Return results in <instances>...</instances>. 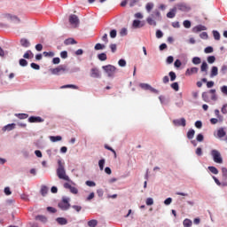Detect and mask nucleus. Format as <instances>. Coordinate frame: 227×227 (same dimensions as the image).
<instances>
[{"label": "nucleus", "mask_w": 227, "mask_h": 227, "mask_svg": "<svg viewBox=\"0 0 227 227\" xmlns=\"http://www.w3.org/2000/svg\"><path fill=\"white\" fill-rule=\"evenodd\" d=\"M196 155H198V157H201V155H203V149H201V147H198L195 151Z\"/></svg>", "instance_id": "de8ad7c7"}, {"label": "nucleus", "mask_w": 227, "mask_h": 227, "mask_svg": "<svg viewBox=\"0 0 227 227\" xmlns=\"http://www.w3.org/2000/svg\"><path fill=\"white\" fill-rule=\"evenodd\" d=\"M174 8H176V11L179 10V12H189V10H191V7L185 3H178Z\"/></svg>", "instance_id": "423d86ee"}, {"label": "nucleus", "mask_w": 227, "mask_h": 227, "mask_svg": "<svg viewBox=\"0 0 227 227\" xmlns=\"http://www.w3.org/2000/svg\"><path fill=\"white\" fill-rule=\"evenodd\" d=\"M218 74H219V69L217 68V67H213L211 68L210 77H215L217 76Z\"/></svg>", "instance_id": "aec40b11"}, {"label": "nucleus", "mask_w": 227, "mask_h": 227, "mask_svg": "<svg viewBox=\"0 0 227 227\" xmlns=\"http://www.w3.org/2000/svg\"><path fill=\"white\" fill-rule=\"evenodd\" d=\"M221 113L223 114H227V104L223 105L222 109H221Z\"/></svg>", "instance_id": "052dcab7"}, {"label": "nucleus", "mask_w": 227, "mask_h": 227, "mask_svg": "<svg viewBox=\"0 0 227 227\" xmlns=\"http://www.w3.org/2000/svg\"><path fill=\"white\" fill-rule=\"evenodd\" d=\"M35 55L33 54V51L31 50H28L26 51V53L23 55V58L25 59H30V58H33Z\"/></svg>", "instance_id": "5701e85b"}, {"label": "nucleus", "mask_w": 227, "mask_h": 227, "mask_svg": "<svg viewBox=\"0 0 227 227\" xmlns=\"http://www.w3.org/2000/svg\"><path fill=\"white\" fill-rule=\"evenodd\" d=\"M59 168H57V176H59V180H65L66 182H69V184H72V180H70V177L67 175V171L65 170V166L63 165V162L61 160L58 161Z\"/></svg>", "instance_id": "f257e3e1"}, {"label": "nucleus", "mask_w": 227, "mask_h": 227, "mask_svg": "<svg viewBox=\"0 0 227 227\" xmlns=\"http://www.w3.org/2000/svg\"><path fill=\"white\" fill-rule=\"evenodd\" d=\"M43 56L45 58H54V52L53 51H43Z\"/></svg>", "instance_id": "e433bc0d"}, {"label": "nucleus", "mask_w": 227, "mask_h": 227, "mask_svg": "<svg viewBox=\"0 0 227 227\" xmlns=\"http://www.w3.org/2000/svg\"><path fill=\"white\" fill-rule=\"evenodd\" d=\"M207 169L213 173V175H219V170L217 169V168L214 167V166H209L207 168Z\"/></svg>", "instance_id": "cd10ccee"}, {"label": "nucleus", "mask_w": 227, "mask_h": 227, "mask_svg": "<svg viewBox=\"0 0 227 227\" xmlns=\"http://www.w3.org/2000/svg\"><path fill=\"white\" fill-rule=\"evenodd\" d=\"M209 93L212 95L211 96V100H217V95H215V89H212L209 90Z\"/></svg>", "instance_id": "72a5a7b5"}, {"label": "nucleus", "mask_w": 227, "mask_h": 227, "mask_svg": "<svg viewBox=\"0 0 227 227\" xmlns=\"http://www.w3.org/2000/svg\"><path fill=\"white\" fill-rule=\"evenodd\" d=\"M106 164V160L102 159L98 161V166L100 168V171H104V165Z\"/></svg>", "instance_id": "79ce46f5"}, {"label": "nucleus", "mask_w": 227, "mask_h": 227, "mask_svg": "<svg viewBox=\"0 0 227 227\" xmlns=\"http://www.w3.org/2000/svg\"><path fill=\"white\" fill-rule=\"evenodd\" d=\"M204 52L206 54H212V52H214V48H212V46H208L205 48Z\"/></svg>", "instance_id": "37998d69"}, {"label": "nucleus", "mask_w": 227, "mask_h": 227, "mask_svg": "<svg viewBox=\"0 0 227 227\" xmlns=\"http://www.w3.org/2000/svg\"><path fill=\"white\" fill-rule=\"evenodd\" d=\"M210 92H203L202 93V99L204 102H210V96L208 95Z\"/></svg>", "instance_id": "2f4dec72"}, {"label": "nucleus", "mask_w": 227, "mask_h": 227, "mask_svg": "<svg viewBox=\"0 0 227 227\" xmlns=\"http://www.w3.org/2000/svg\"><path fill=\"white\" fill-rule=\"evenodd\" d=\"M69 23L71 26H74V27H77L79 26V17L75 14H71L69 16Z\"/></svg>", "instance_id": "6e6552de"}, {"label": "nucleus", "mask_w": 227, "mask_h": 227, "mask_svg": "<svg viewBox=\"0 0 227 227\" xmlns=\"http://www.w3.org/2000/svg\"><path fill=\"white\" fill-rule=\"evenodd\" d=\"M67 88H71L72 90H79V87L77 85L74 84H67L60 87V90H65Z\"/></svg>", "instance_id": "b1692460"}, {"label": "nucleus", "mask_w": 227, "mask_h": 227, "mask_svg": "<svg viewBox=\"0 0 227 227\" xmlns=\"http://www.w3.org/2000/svg\"><path fill=\"white\" fill-rule=\"evenodd\" d=\"M172 123L175 127H185V125H187V121H185V118L176 119Z\"/></svg>", "instance_id": "1a4fd4ad"}, {"label": "nucleus", "mask_w": 227, "mask_h": 227, "mask_svg": "<svg viewBox=\"0 0 227 227\" xmlns=\"http://www.w3.org/2000/svg\"><path fill=\"white\" fill-rule=\"evenodd\" d=\"M168 19H175L176 17V7H173L169 10V12L167 13Z\"/></svg>", "instance_id": "2eb2a0df"}, {"label": "nucleus", "mask_w": 227, "mask_h": 227, "mask_svg": "<svg viewBox=\"0 0 227 227\" xmlns=\"http://www.w3.org/2000/svg\"><path fill=\"white\" fill-rule=\"evenodd\" d=\"M196 134V131H194V129H190L187 132V138L188 139H193L194 138V135Z\"/></svg>", "instance_id": "c85d7f7f"}, {"label": "nucleus", "mask_w": 227, "mask_h": 227, "mask_svg": "<svg viewBox=\"0 0 227 227\" xmlns=\"http://www.w3.org/2000/svg\"><path fill=\"white\" fill-rule=\"evenodd\" d=\"M98 224L97 220H90L88 222V226L90 227H96Z\"/></svg>", "instance_id": "4c0bfd02"}, {"label": "nucleus", "mask_w": 227, "mask_h": 227, "mask_svg": "<svg viewBox=\"0 0 227 227\" xmlns=\"http://www.w3.org/2000/svg\"><path fill=\"white\" fill-rule=\"evenodd\" d=\"M40 192L42 196H47V194L49 193V187H47L46 185H42Z\"/></svg>", "instance_id": "a211bd4d"}, {"label": "nucleus", "mask_w": 227, "mask_h": 227, "mask_svg": "<svg viewBox=\"0 0 227 227\" xmlns=\"http://www.w3.org/2000/svg\"><path fill=\"white\" fill-rule=\"evenodd\" d=\"M61 139H63V137H61V136H57V137H50V140L52 142V143H56L58 141H61Z\"/></svg>", "instance_id": "473e14b6"}, {"label": "nucleus", "mask_w": 227, "mask_h": 227, "mask_svg": "<svg viewBox=\"0 0 227 227\" xmlns=\"http://www.w3.org/2000/svg\"><path fill=\"white\" fill-rule=\"evenodd\" d=\"M64 43H65V45H74V44L77 43V41L74 40V38H68V39L65 40Z\"/></svg>", "instance_id": "412c9836"}, {"label": "nucleus", "mask_w": 227, "mask_h": 227, "mask_svg": "<svg viewBox=\"0 0 227 227\" xmlns=\"http://www.w3.org/2000/svg\"><path fill=\"white\" fill-rule=\"evenodd\" d=\"M221 91L223 93V95H227V86L223 85L221 87Z\"/></svg>", "instance_id": "774afa93"}, {"label": "nucleus", "mask_w": 227, "mask_h": 227, "mask_svg": "<svg viewBox=\"0 0 227 227\" xmlns=\"http://www.w3.org/2000/svg\"><path fill=\"white\" fill-rule=\"evenodd\" d=\"M141 0H130L129 1V6L132 7V6H136V4H139V2Z\"/></svg>", "instance_id": "3c124183"}, {"label": "nucleus", "mask_w": 227, "mask_h": 227, "mask_svg": "<svg viewBox=\"0 0 227 227\" xmlns=\"http://www.w3.org/2000/svg\"><path fill=\"white\" fill-rule=\"evenodd\" d=\"M96 51H102V49H106V45L102 43H97L94 47Z\"/></svg>", "instance_id": "ea45409f"}, {"label": "nucleus", "mask_w": 227, "mask_h": 227, "mask_svg": "<svg viewBox=\"0 0 227 227\" xmlns=\"http://www.w3.org/2000/svg\"><path fill=\"white\" fill-rule=\"evenodd\" d=\"M103 70H105L106 74H107L108 77H114V74H116V67L113 65H107L102 67Z\"/></svg>", "instance_id": "39448f33"}, {"label": "nucleus", "mask_w": 227, "mask_h": 227, "mask_svg": "<svg viewBox=\"0 0 227 227\" xmlns=\"http://www.w3.org/2000/svg\"><path fill=\"white\" fill-rule=\"evenodd\" d=\"M116 35H117L116 29H113L110 31V36L112 38H116Z\"/></svg>", "instance_id": "0e129e2a"}, {"label": "nucleus", "mask_w": 227, "mask_h": 227, "mask_svg": "<svg viewBox=\"0 0 227 227\" xmlns=\"http://www.w3.org/2000/svg\"><path fill=\"white\" fill-rule=\"evenodd\" d=\"M168 75L170 77V81H172V82L176 79V74L175 72H173V71L169 72Z\"/></svg>", "instance_id": "49530a36"}, {"label": "nucleus", "mask_w": 227, "mask_h": 227, "mask_svg": "<svg viewBox=\"0 0 227 227\" xmlns=\"http://www.w3.org/2000/svg\"><path fill=\"white\" fill-rule=\"evenodd\" d=\"M196 139L199 143H201L205 137H203V134H198Z\"/></svg>", "instance_id": "4d7b16f0"}, {"label": "nucleus", "mask_w": 227, "mask_h": 227, "mask_svg": "<svg viewBox=\"0 0 227 227\" xmlns=\"http://www.w3.org/2000/svg\"><path fill=\"white\" fill-rule=\"evenodd\" d=\"M199 70H200V69H199L198 67H191V68H188V69L185 71V75H187V76L194 75V74H198Z\"/></svg>", "instance_id": "4468645a"}, {"label": "nucleus", "mask_w": 227, "mask_h": 227, "mask_svg": "<svg viewBox=\"0 0 227 227\" xmlns=\"http://www.w3.org/2000/svg\"><path fill=\"white\" fill-rule=\"evenodd\" d=\"M105 148L106 150H109L110 152H113L114 155V159H116V151H114V149H113L111 146L109 145H105Z\"/></svg>", "instance_id": "6e6d98bb"}, {"label": "nucleus", "mask_w": 227, "mask_h": 227, "mask_svg": "<svg viewBox=\"0 0 227 227\" xmlns=\"http://www.w3.org/2000/svg\"><path fill=\"white\" fill-rule=\"evenodd\" d=\"M215 40H221V34L217 30L213 31Z\"/></svg>", "instance_id": "58836bf2"}, {"label": "nucleus", "mask_w": 227, "mask_h": 227, "mask_svg": "<svg viewBox=\"0 0 227 227\" xmlns=\"http://www.w3.org/2000/svg\"><path fill=\"white\" fill-rule=\"evenodd\" d=\"M121 36H127V28H121L120 31Z\"/></svg>", "instance_id": "69168bd1"}, {"label": "nucleus", "mask_w": 227, "mask_h": 227, "mask_svg": "<svg viewBox=\"0 0 227 227\" xmlns=\"http://www.w3.org/2000/svg\"><path fill=\"white\" fill-rule=\"evenodd\" d=\"M145 203H146V205H147L148 207L153 205V199H152V198H147Z\"/></svg>", "instance_id": "13d9d810"}, {"label": "nucleus", "mask_w": 227, "mask_h": 227, "mask_svg": "<svg viewBox=\"0 0 227 227\" xmlns=\"http://www.w3.org/2000/svg\"><path fill=\"white\" fill-rule=\"evenodd\" d=\"M28 121L29 123H43L44 120L40 116H30Z\"/></svg>", "instance_id": "f8f14e48"}, {"label": "nucleus", "mask_w": 227, "mask_h": 227, "mask_svg": "<svg viewBox=\"0 0 227 227\" xmlns=\"http://www.w3.org/2000/svg\"><path fill=\"white\" fill-rule=\"evenodd\" d=\"M13 129H15V123H11V124H7L6 126L4 127L3 130L6 131H10V130H13Z\"/></svg>", "instance_id": "bb28decb"}, {"label": "nucleus", "mask_w": 227, "mask_h": 227, "mask_svg": "<svg viewBox=\"0 0 227 227\" xmlns=\"http://www.w3.org/2000/svg\"><path fill=\"white\" fill-rule=\"evenodd\" d=\"M30 67L31 68H34V70H38L40 68V66L36 63H31Z\"/></svg>", "instance_id": "680f3d73"}, {"label": "nucleus", "mask_w": 227, "mask_h": 227, "mask_svg": "<svg viewBox=\"0 0 227 227\" xmlns=\"http://www.w3.org/2000/svg\"><path fill=\"white\" fill-rule=\"evenodd\" d=\"M50 72L52 75H61L68 72V67L67 65H60L55 68L50 69Z\"/></svg>", "instance_id": "f03ea898"}, {"label": "nucleus", "mask_w": 227, "mask_h": 227, "mask_svg": "<svg viewBox=\"0 0 227 227\" xmlns=\"http://www.w3.org/2000/svg\"><path fill=\"white\" fill-rule=\"evenodd\" d=\"M200 71L201 72H205L207 74V72H208V64H207V62H203L201 67H200Z\"/></svg>", "instance_id": "7c9ffc66"}, {"label": "nucleus", "mask_w": 227, "mask_h": 227, "mask_svg": "<svg viewBox=\"0 0 227 227\" xmlns=\"http://www.w3.org/2000/svg\"><path fill=\"white\" fill-rule=\"evenodd\" d=\"M139 86L142 88V90H149V91H151L152 93H155L156 95H158L159 93V91L156 89H154L148 83H140Z\"/></svg>", "instance_id": "9d476101"}, {"label": "nucleus", "mask_w": 227, "mask_h": 227, "mask_svg": "<svg viewBox=\"0 0 227 227\" xmlns=\"http://www.w3.org/2000/svg\"><path fill=\"white\" fill-rule=\"evenodd\" d=\"M16 118H19V120H26L29 118V114H15Z\"/></svg>", "instance_id": "4be33fe9"}, {"label": "nucleus", "mask_w": 227, "mask_h": 227, "mask_svg": "<svg viewBox=\"0 0 227 227\" xmlns=\"http://www.w3.org/2000/svg\"><path fill=\"white\" fill-rule=\"evenodd\" d=\"M183 26H184V27H185L186 29H189L190 27H191V21H189V20H184V22H183Z\"/></svg>", "instance_id": "8fccbe9b"}, {"label": "nucleus", "mask_w": 227, "mask_h": 227, "mask_svg": "<svg viewBox=\"0 0 227 227\" xmlns=\"http://www.w3.org/2000/svg\"><path fill=\"white\" fill-rule=\"evenodd\" d=\"M64 187H65V189H69V191H70V192H72V194H77L79 192V190H77V188L72 186V184H70V183H65Z\"/></svg>", "instance_id": "ddd939ff"}, {"label": "nucleus", "mask_w": 227, "mask_h": 227, "mask_svg": "<svg viewBox=\"0 0 227 227\" xmlns=\"http://www.w3.org/2000/svg\"><path fill=\"white\" fill-rule=\"evenodd\" d=\"M172 90H174L175 91H178V90H180V86L178 85V82H173L171 85Z\"/></svg>", "instance_id": "a19ab883"}, {"label": "nucleus", "mask_w": 227, "mask_h": 227, "mask_svg": "<svg viewBox=\"0 0 227 227\" xmlns=\"http://www.w3.org/2000/svg\"><path fill=\"white\" fill-rule=\"evenodd\" d=\"M192 63L193 65H200V63H201V59H200L199 57H194L192 59Z\"/></svg>", "instance_id": "a18cd8bd"}, {"label": "nucleus", "mask_w": 227, "mask_h": 227, "mask_svg": "<svg viewBox=\"0 0 227 227\" xmlns=\"http://www.w3.org/2000/svg\"><path fill=\"white\" fill-rule=\"evenodd\" d=\"M119 67H127V61L125 59H121L118 61Z\"/></svg>", "instance_id": "864d4df0"}, {"label": "nucleus", "mask_w": 227, "mask_h": 227, "mask_svg": "<svg viewBox=\"0 0 227 227\" xmlns=\"http://www.w3.org/2000/svg\"><path fill=\"white\" fill-rule=\"evenodd\" d=\"M201 31H207V27L203 25H198L192 28V33H200Z\"/></svg>", "instance_id": "dca6fc26"}, {"label": "nucleus", "mask_w": 227, "mask_h": 227, "mask_svg": "<svg viewBox=\"0 0 227 227\" xmlns=\"http://www.w3.org/2000/svg\"><path fill=\"white\" fill-rule=\"evenodd\" d=\"M36 221H41V223H47V217L43 215L35 216Z\"/></svg>", "instance_id": "c9c22d12"}, {"label": "nucleus", "mask_w": 227, "mask_h": 227, "mask_svg": "<svg viewBox=\"0 0 227 227\" xmlns=\"http://www.w3.org/2000/svg\"><path fill=\"white\" fill-rule=\"evenodd\" d=\"M211 156L213 158L214 162L216 164H223V156H221V153L215 149L211 151Z\"/></svg>", "instance_id": "20e7f679"}, {"label": "nucleus", "mask_w": 227, "mask_h": 227, "mask_svg": "<svg viewBox=\"0 0 227 227\" xmlns=\"http://www.w3.org/2000/svg\"><path fill=\"white\" fill-rule=\"evenodd\" d=\"M57 223L59 224L65 225V224L68 223V221L67 220V218L59 217V218H57Z\"/></svg>", "instance_id": "393cba45"}, {"label": "nucleus", "mask_w": 227, "mask_h": 227, "mask_svg": "<svg viewBox=\"0 0 227 227\" xmlns=\"http://www.w3.org/2000/svg\"><path fill=\"white\" fill-rule=\"evenodd\" d=\"M133 27H135V29H137L138 27H143V24L141 25V21L135 20H133V24H132Z\"/></svg>", "instance_id": "a878e982"}, {"label": "nucleus", "mask_w": 227, "mask_h": 227, "mask_svg": "<svg viewBox=\"0 0 227 227\" xmlns=\"http://www.w3.org/2000/svg\"><path fill=\"white\" fill-rule=\"evenodd\" d=\"M225 136H226V130H224V128H220L217 130V137L221 138V137H224Z\"/></svg>", "instance_id": "6ab92c4d"}, {"label": "nucleus", "mask_w": 227, "mask_h": 227, "mask_svg": "<svg viewBox=\"0 0 227 227\" xmlns=\"http://www.w3.org/2000/svg\"><path fill=\"white\" fill-rule=\"evenodd\" d=\"M20 67H27V60H26L25 59H20Z\"/></svg>", "instance_id": "5fc2aeb1"}, {"label": "nucleus", "mask_w": 227, "mask_h": 227, "mask_svg": "<svg viewBox=\"0 0 227 227\" xmlns=\"http://www.w3.org/2000/svg\"><path fill=\"white\" fill-rule=\"evenodd\" d=\"M160 12L159 10H154L153 14L146 19L147 24L149 26H157V22L153 19H160Z\"/></svg>", "instance_id": "7ed1b4c3"}, {"label": "nucleus", "mask_w": 227, "mask_h": 227, "mask_svg": "<svg viewBox=\"0 0 227 227\" xmlns=\"http://www.w3.org/2000/svg\"><path fill=\"white\" fill-rule=\"evenodd\" d=\"M207 63H209L210 65H212V63H215V57L214 56L207 57Z\"/></svg>", "instance_id": "603ef678"}, {"label": "nucleus", "mask_w": 227, "mask_h": 227, "mask_svg": "<svg viewBox=\"0 0 227 227\" xmlns=\"http://www.w3.org/2000/svg\"><path fill=\"white\" fill-rule=\"evenodd\" d=\"M200 38H202V40H207L208 38V34L207 32H202L200 35Z\"/></svg>", "instance_id": "bf43d9fd"}, {"label": "nucleus", "mask_w": 227, "mask_h": 227, "mask_svg": "<svg viewBox=\"0 0 227 227\" xmlns=\"http://www.w3.org/2000/svg\"><path fill=\"white\" fill-rule=\"evenodd\" d=\"M183 224L184 227H191V226H192V221H191L189 219H184L183 222Z\"/></svg>", "instance_id": "f704fd0d"}, {"label": "nucleus", "mask_w": 227, "mask_h": 227, "mask_svg": "<svg viewBox=\"0 0 227 227\" xmlns=\"http://www.w3.org/2000/svg\"><path fill=\"white\" fill-rule=\"evenodd\" d=\"M195 127H196L197 129H201V127H203V123L201 122V121H197L195 122Z\"/></svg>", "instance_id": "338daca9"}, {"label": "nucleus", "mask_w": 227, "mask_h": 227, "mask_svg": "<svg viewBox=\"0 0 227 227\" xmlns=\"http://www.w3.org/2000/svg\"><path fill=\"white\" fill-rule=\"evenodd\" d=\"M20 43L21 47H24L25 49H27V47H30V45H31V43L29 42V40H27L26 38L20 39Z\"/></svg>", "instance_id": "f3484780"}, {"label": "nucleus", "mask_w": 227, "mask_h": 227, "mask_svg": "<svg viewBox=\"0 0 227 227\" xmlns=\"http://www.w3.org/2000/svg\"><path fill=\"white\" fill-rule=\"evenodd\" d=\"M59 207L60 210H68V208H70V203L68 202V199H62V201L59 203Z\"/></svg>", "instance_id": "0eeeda50"}, {"label": "nucleus", "mask_w": 227, "mask_h": 227, "mask_svg": "<svg viewBox=\"0 0 227 227\" xmlns=\"http://www.w3.org/2000/svg\"><path fill=\"white\" fill-rule=\"evenodd\" d=\"M153 3H147L145 5V10L147 12V13H150V12H152L153 10Z\"/></svg>", "instance_id": "c756f323"}, {"label": "nucleus", "mask_w": 227, "mask_h": 227, "mask_svg": "<svg viewBox=\"0 0 227 227\" xmlns=\"http://www.w3.org/2000/svg\"><path fill=\"white\" fill-rule=\"evenodd\" d=\"M90 77H93L94 79H100L102 75L100 74V70L97 67H93L90 69Z\"/></svg>", "instance_id": "9b49d317"}, {"label": "nucleus", "mask_w": 227, "mask_h": 227, "mask_svg": "<svg viewBox=\"0 0 227 227\" xmlns=\"http://www.w3.org/2000/svg\"><path fill=\"white\" fill-rule=\"evenodd\" d=\"M222 175L223 178H227V168H222Z\"/></svg>", "instance_id": "e2e57ef3"}, {"label": "nucleus", "mask_w": 227, "mask_h": 227, "mask_svg": "<svg viewBox=\"0 0 227 227\" xmlns=\"http://www.w3.org/2000/svg\"><path fill=\"white\" fill-rule=\"evenodd\" d=\"M60 58H62V59H67L68 58V52L67 51H61Z\"/></svg>", "instance_id": "09e8293b"}, {"label": "nucleus", "mask_w": 227, "mask_h": 227, "mask_svg": "<svg viewBox=\"0 0 227 227\" xmlns=\"http://www.w3.org/2000/svg\"><path fill=\"white\" fill-rule=\"evenodd\" d=\"M98 59H100V61H106V59H107V55L106 53H101L98 56Z\"/></svg>", "instance_id": "c03bdc74"}]
</instances>
